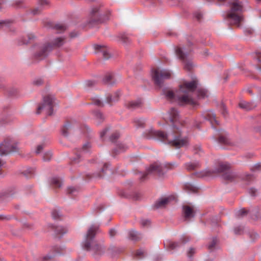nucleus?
<instances>
[{
  "label": "nucleus",
  "instance_id": "nucleus-44",
  "mask_svg": "<svg viewBox=\"0 0 261 261\" xmlns=\"http://www.w3.org/2000/svg\"><path fill=\"white\" fill-rule=\"evenodd\" d=\"M51 215H52L54 219H57V218H59V217H60L59 212L58 211H57L56 210L53 211L51 213Z\"/></svg>",
  "mask_w": 261,
  "mask_h": 261
},
{
  "label": "nucleus",
  "instance_id": "nucleus-41",
  "mask_svg": "<svg viewBox=\"0 0 261 261\" xmlns=\"http://www.w3.org/2000/svg\"><path fill=\"white\" fill-rule=\"evenodd\" d=\"M194 17L198 21H200L201 19L202 18V14L201 13L199 12H196L194 14Z\"/></svg>",
  "mask_w": 261,
  "mask_h": 261
},
{
  "label": "nucleus",
  "instance_id": "nucleus-3",
  "mask_svg": "<svg viewBox=\"0 0 261 261\" xmlns=\"http://www.w3.org/2000/svg\"><path fill=\"white\" fill-rule=\"evenodd\" d=\"M98 230L99 227L97 225H92L89 227L83 242V248L86 250L91 251L94 254H100L103 252V247L101 244H99L93 240Z\"/></svg>",
  "mask_w": 261,
  "mask_h": 261
},
{
  "label": "nucleus",
  "instance_id": "nucleus-46",
  "mask_svg": "<svg viewBox=\"0 0 261 261\" xmlns=\"http://www.w3.org/2000/svg\"><path fill=\"white\" fill-rule=\"evenodd\" d=\"M247 213V211L245 209H241L240 210L238 213V216H245Z\"/></svg>",
  "mask_w": 261,
  "mask_h": 261
},
{
  "label": "nucleus",
  "instance_id": "nucleus-18",
  "mask_svg": "<svg viewBox=\"0 0 261 261\" xmlns=\"http://www.w3.org/2000/svg\"><path fill=\"white\" fill-rule=\"evenodd\" d=\"M129 238L134 241H137L142 238L141 234L138 232L132 230L129 231Z\"/></svg>",
  "mask_w": 261,
  "mask_h": 261
},
{
  "label": "nucleus",
  "instance_id": "nucleus-57",
  "mask_svg": "<svg viewBox=\"0 0 261 261\" xmlns=\"http://www.w3.org/2000/svg\"><path fill=\"white\" fill-rule=\"evenodd\" d=\"M41 4L43 5H46L48 4V2L47 0H40Z\"/></svg>",
  "mask_w": 261,
  "mask_h": 261
},
{
  "label": "nucleus",
  "instance_id": "nucleus-63",
  "mask_svg": "<svg viewBox=\"0 0 261 261\" xmlns=\"http://www.w3.org/2000/svg\"><path fill=\"white\" fill-rule=\"evenodd\" d=\"M212 247V244H210L208 245V248L209 249H211Z\"/></svg>",
  "mask_w": 261,
  "mask_h": 261
},
{
  "label": "nucleus",
  "instance_id": "nucleus-36",
  "mask_svg": "<svg viewBox=\"0 0 261 261\" xmlns=\"http://www.w3.org/2000/svg\"><path fill=\"white\" fill-rule=\"evenodd\" d=\"M217 106L220 108V111L223 115H225L227 113L226 111L225 106L223 102H221L220 105L217 103Z\"/></svg>",
  "mask_w": 261,
  "mask_h": 261
},
{
  "label": "nucleus",
  "instance_id": "nucleus-16",
  "mask_svg": "<svg viewBox=\"0 0 261 261\" xmlns=\"http://www.w3.org/2000/svg\"><path fill=\"white\" fill-rule=\"evenodd\" d=\"M143 103L141 99H137L136 100H133L128 102L126 103V106L130 109H136L139 108L142 106Z\"/></svg>",
  "mask_w": 261,
  "mask_h": 261
},
{
  "label": "nucleus",
  "instance_id": "nucleus-27",
  "mask_svg": "<svg viewBox=\"0 0 261 261\" xmlns=\"http://www.w3.org/2000/svg\"><path fill=\"white\" fill-rule=\"evenodd\" d=\"M57 234L62 235L67 232V229L63 226H58L55 228Z\"/></svg>",
  "mask_w": 261,
  "mask_h": 261
},
{
  "label": "nucleus",
  "instance_id": "nucleus-24",
  "mask_svg": "<svg viewBox=\"0 0 261 261\" xmlns=\"http://www.w3.org/2000/svg\"><path fill=\"white\" fill-rule=\"evenodd\" d=\"M71 128V125L67 123L65 124L61 129V133L63 136L67 137L68 135V131Z\"/></svg>",
  "mask_w": 261,
  "mask_h": 261
},
{
  "label": "nucleus",
  "instance_id": "nucleus-20",
  "mask_svg": "<svg viewBox=\"0 0 261 261\" xmlns=\"http://www.w3.org/2000/svg\"><path fill=\"white\" fill-rule=\"evenodd\" d=\"M35 36L32 34H28L26 36H23L22 38V44H27L29 43H31L34 40Z\"/></svg>",
  "mask_w": 261,
  "mask_h": 261
},
{
  "label": "nucleus",
  "instance_id": "nucleus-35",
  "mask_svg": "<svg viewBox=\"0 0 261 261\" xmlns=\"http://www.w3.org/2000/svg\"><path fill=\"white\" fill-rule=\"evenodd\" d=\"M94 115L95 118L99 121L102 120L104 118L102 114L99 111L95 112L94 113Z\"/></svg>",
  "mask_w": 261,
  "mask_h": 261
},
{
  "label": "nucleus",
  "instance_id": "nucleus-34",
  "mask_svg": "<svg viewBox=\"0 0 261 261\" xmlns=\"http://www.w3.org/2000/svg\"><path fill=\"white\" fill-rule=\"evenodd\" d=\"M196 174L198 177H203L205 176L211 175V171H204L200 173H197Z\"/></svg>",
  "mask_w": 261,
  "mask_h": 261
},
{
  "label": "nucleus",
  "instance_id": "nucleus-28",
  "mask_svg": "<svg viewBox=\"0 0 261 261\" xmlns=\"http://www.w3.org/2000/svg\"><path fill=\"white\" fill-rule=\"evenodd\" d=\"M92 102L96 106L98 107H103L104 106L103 103L101 101L98 96H95L92 99Z\"/></svg>",
  "mask_w": 261,
  "mask_h": 261
},
{
  "label": "nucleus",
  "instance_id": "nucleus-10",
  "mask_svg": "<svg viewBox=\"0 0 261 261\" xmlns=\"http://www.w3.org/2000/svg\"><path fill=\"white\" fill-rule=\"evenodd\" d=\"M18 150L17 145L12 143L10 139L5 140L0 144V155H7L9 153Z\"/></svg>",
  "mask_w": 261,
  "mask_h": 261
},
{
  "label": "nucleus",
  "instance_id": "nucleus-11",
  "mask_svg": "<svg viewBox=\"0 0 261 261\" xmlns=\"http://www.w3.org/2000/svg\"><path fill=\"white\" fill-rule=\"evenodd\" d=\"M217 141L218 143L226 146H234L235 145L229 138L228 134L224 131L219 133L217 137Z\"/></svg>",
  "mask_w": 261,
  "mask_h": 261
},
{
  "label": "nucleus",
  "instance_id": "nucleus-17",
  "mask_svg": "<svg viewBox=\"0 0 261 261\" xmlns=\"http://www.w3.org/2000/svg\"><path fill=\"white\" fill-rule=\"evenodd\" d=\"M199 166L200 164L198 162H190L185 164V168L188 171L195 170Z\"/></svg>",
  "mask_w": 261,
  "mask_h": 261
},
{
  "label": "nucleus",
  "instance_id": "nucleus-22",
  "mask_svg": "<svg viewBox=\"0 0 261 261\" xmlns=\"http://www.w3.org/2000/svg\"><path fill=\"white\" fill-rule=\"evenodd\" d=\"M253 58L256 59L258 63V64L256 67L257 69L261 71V53L258 51L255 52L253 55Z\"/></svg>",
  "mask_w": 261,
  "mask_h": 261
},
{
  "label": "nucleus",
  "instance_id": "nucleus-6",
  "mask_svg": "<svg viewBox=\"0 0 261 261\" xmlns=\"http://www.w3.org/2000/svg\"><path fill=\"white\" fill-rule=\"evenodd\" d=\"M216 170L221 174L223 179L227 182L235 181L238 178V174L232 170L231 165L227 163H219Z\"/></svg>",
  "mask_w": 261,
  "mask_h": 261
},
{
  "label": "nucleus",
  "instance_id": "nucleus-31",
  "mask_svg": "<svg viewBox=\"0 0 261 261\" xmlns=\"http://www.w3.org/2000/svg\"><path fill=\"white\" fill-rule=\"evenodd\" d=\"M52 157V154L50 151L45 152L43 155V160L44 161H49Z\"/></svg>",
  "mask_w": 261,
  "mask_h": 261
},
{
  "label": "nucleus",
  "instance_id": "nucleus-56",
  "mask_svg": "<svg viewBox=\"0 0 261 261\" xmlns=\"http://www.w3.org/2000/svg\"><path fill=\"white\" fill-rule=\"evenodd\" d=\"M254 168H255L256 169H261V164L260 163H258V164H256L254 166Z\"/></svg>",
  "mask_w": 261,
  "mask_h": 261
},
{
  "label": "nucleus",
  "instance_id": "nucleus-61",
  "mask_svg": "<svg viewBox=\"0 0 261 261\" xmlns=\"http://www.w3.org/2000/svg\"><path fill=\"white\" fill-rule=\"evenodd\" d=\"M125 39H127V37H126V36H124V37H122V41H123V42H124V43H125V42H126V41H125Z\"/></svg>",
  "mask_w": 261,
  "mask_h": 261
},
{
  "label": "nucleus",
  "instance_id": "nucleus-39",
  "mask_svg": "<svg viewBox=\"0 0 261 261\" xmlns=\"http://www.w3.org/2000/svg\"><path fill=\"white\" fill-rule=\"evenodd\" d=\"M138 127H143L144 125V121L142 119H137L134 121Z\"/></svg>",
  "mask_w": 261,
  "mask_h": 261
},
{
  "label": "nucleus",
  "instance_id": "nucleus-60",
  "mask_svg": "<svg viewBox=\"0 0 261 261\" xmlns=\"http://www.w3.org/2000/svg\"><path fill=\"white\" fill-rule=\"evenodd\" d=\"M214 123L219 124L218 121L214 119V116H213V125H214Z\"/></svg>",
  "mask_w": 261,
  "mask_h": 261
},
{
  "label": "nucleus",
  "instance_id": "nucleus-25",
  "mask_svg": "<svg viewBox=\"0 0 261 261\" xmlns=\"http://www.w3.org/2000/svg\"><path fill=\"white\" fill-rule=\"evenodd\" d=\"M64 43V38L62 37H59L56 38L53 44L56 46L59 47L62 45Z\"/></svg>",
  "mask_w": 261,
  "mask_h": 261
},
{
  "label": "nucleus",
  "instance_id": "nucleus-21",
  "mask_svg": "<svg viewBox=\"0 0 261 261\" xmlns=\"http://www.w3.org/2000/svg\"><path fill=\"white\" fill-rule=\"evenodd\" d=\"M127 148V146L124 144H119L117 148L115 149L113 151V154L116 155L118 153L125 151Z\"/></svg>",
  "mask_w": 261,
  "mask_h": 261
},
{
  "label": "nucleus",
  "instance_id": "nucleus-12",
  "mask_svg": "<svg viewBox=\"0 0 261 261\" xmlns=\"http://www.w3.org/2000/svg\"><path fill=\"white\" fill-rule=\"evenodd\" d=\"M196 209L193 206L185 205L182 206V213L186 219H191L195 216Z\"/></svg>",
  "mask_w": 261,
  "mask_h": 261
},
{
  "label": "nucleus",
  "instance_id": "nucleus-45",
  "mask_svg": "<svg viewBox=\"0 0 261 261\" xmlns=\"http://www.w3.org/2000/svg\"><path fill=\"white\" fill-rule=\"evenodd\" d=\"M149 224L150 221L148 220L143 219L141 221V224L143 226H147L149 225Z\"/></svg>",
  "mask_w": 261,
  "mask_h": 261
},
{
  "label": "nucleus",
  "instance_id": "nucleus-37",
  "mask_svg": "<svg viewBox=\"0 0 261 261\" xmlns=\"http://www.w3.org/2000/svg\"><path fill=\"white\" fill-rule=\"evenodd\" d=\"M78 192V189L75 187H70L67 189V193L70 194H75Z\"/></svg>",
  "mask_w": 261,
  "mask_h": 261
},
{
  "label": "nucleus",
  "instance_id": "nucleus-64",
  "mask_svg": "<svg viewBox=\"0 0 261 261\" xmlns=\"http://www.w3.org/2000/svg\"><path fill=\"white\" fill-rule=\"evenodd\" d=\"M111 79V75H109L108 76V79L107 80V81H109Z\"/></svg>",
  "mask_w": 261,
  "mask_h": 261
},
{
  "label": "nucleus",
  "instance_id": "nucleus-7",
  "mask_svg": "<svg viewBox=\"0 0 261 261\" xmlns=\"http://www.w3.org/2000/svg\"><path fill=\"white\" fill-rule=\"evenodd\" d=\"M175 53L178 58L184 63V68L188 71L192 70L194 65L191 62L190 56L186 51V48L177 47L175 49Z\"/></svg>",
  "mask_w": 261,
  "mask_h": 261
},
{
  "label": "nucleus",
  "instance_id": "nucleus-1",
  "mask_svg": "<svg viewBox=\"0 0 261 261\" xmlns=\"http://www.w3.org/2000/svg\"><path fill=\"white\" fill-rule=\"evenodd\" d=\"M165 118L168 119L172 123L168 134L160 130H153L152 134L160 140L167 143L175 148H180L188 143L187 138H181L180 127L182 123L179 120L178 111L171 108L166 114Z\"/></svg>",
  "mask_w": 261,
  "mask_h": 261
},
{
  "label": "nucleus",
  "instance_id": "nucleus-54",
  "mask_svg": "<svg viewBox=\"0 0 261 261\" xmlns=\"http://www.w3.org/2000/svg\"><path fill=\"white\" fill-rule=\"evenodd\" d=\"M108 130V128H105L104 129L101 133H100V137L102 138L105 134L107 133V132Z\"/></svg>",
  "mask_w": 261,
  "mask_h": 261
},
{
  "label": "nucleus",
  "instance_id": "nucleus-42",
  "mask_svg": "<svg viewBox=\"0 0 261 261\" xmlns=\"http://www.w3.org/2000/svg\"><path fill=\"white\" fill-rule=\"evenodd\" d=\"M119 136V133L118 132H115L111 136L110 139L112 141H114L116 139L118 138Z\"/></svg>",
  "mask_w": 261,
  "mask_h": 261
},
{
  "label": "nucleus",
  "instance_id": "nucleus-62",
  "mask_svg": "<svg viewBox=\"0 0 261 261\" xmlns=\"http://www.w3.org/2000/svg\"><path fill=\"white\" fill-rule=\"evenodd\" d=\"M246 91L247 93L249 94H252V90L250 89H247Z\"/></svg>",
  "mask_w": 261,
  "mask_h": 261
},
{
  "label": "nucleus",
  "instance_id": "nucleus-50",
  "mask_svg": "<svg viewBox=\"0 0 261 261\" xmlns=\"http://www.w3.org/2000/svg\"><path fill=\"white\" fill-rule=\"evenodd\" d=\"M98 8L97 7H95V8L92 9V10L91 11V13L92 15H95L98 12Z\"/></svg>",
  "mask_w": 261,
  "mask_h": 261
},
{
  "label": "nucleus",
  "instance_id": "nucleus-51",
  "mask_svg": "<svg viewBox=\"0 0 261 261\" xmlns=\"http://www.w3.org/2000/svg\"><path fill=\"white\" fill-rule=\"evenodd\" d=\"M94 84H95V83L92 81H87L86 83V85L88 87H91V86L94 85Z\"/></svg>",
  "mask_w": 261,
  "mask_h": 261
},
{
  "label": "nucleus",
  "instance_id": "nucleus-38",
  "mask_svg": "<svg viewBox=\"0 0 261 261\" xmlns=\"http://www.w3.org/2000/svg\"><path fill=\"white\" fill-rule=\"evenodd\" d=\"M55 28L58 31H64L66 29V27L65 25L62 24H56L55 27Z\"/></svg>",
  "mask_w": 261,
  "mask_h": 261
},
{
  "label": "nucleus",
  "instance_id": "nucleus-15",
  "mask_svg": "<svg viewBox=\"0 0 261 261\" xmlns=\"http://www.w3.org/2000/svg\"><path fill=\"white\" fill-rule=\"evenodd\" d=\"M173 198L172 196H169L167 197L162 198L157 201L155 204L154 206L156 208H161L165 207L167 204H168Z\"/></svg>",
  "mask_w": 261,
  "mask_h": 261
},
{
  "label": "nucleus",
  "instance_id": "nucleus-53",
  "mask_svg": "<svg viewBox=\"0 0 261 261\" xmlns=\"http://www.w3.org/2000/svg\"><path fill=\"white\" fill-rule=\"evenodd\" d=\"M43 146L42 145H38L37 147L36 153H39L41 151V150L42 149Z\"/></svg>",
  "mask_w": 261,
  "mask_h": 261
},
{
  "label": "nucleus",
  "instance_id": "nucleus-32",
  "mask_svg": "<svg viewBox=\"0 0 261 261\" xmlns=\"http://www.w3.org/2000/svg\"><path fill=\"white\" fill-rule=\"evenodd\" d=\"M244 231V227L242 226H238L234 228V232L236 234H241Z\"/></svg>",
  "mask_w": 261,
  "mask_h": 261
},
{
  "label": "nucleus",
  "instance_id": "nucleus-29",
  "mask_svg": "<svg viewBox=\"0 0 261 261\" xmlns=\"http://www.w3.org/2000/svg\"><path fill=\"white\" fill-rule=\"evenodd\" d=\"M119 97V94L118 93H116L115 94V96L114 97H112V95H108L107 98V102L108 103H110L113 101L117 100Z\"/></svg>",
  "mask_w": 261,
  "mask_h": 261
},
{
  "label": "nucleus",
  "instance_id": "nucleus-5",
  "mask_svg": "<svg viewBox=\"0 0 261 261\" xmlns=\"http://www.w3.org/2000/svg\"><path fill=\"white\" fill-rule=\"evenodd\" d=\"M178 164L176 162L165 163L163 166L158 163H154L146 169L143 173L141 179H145L148 175L153 174L160 177H163L164 174L169 170H172L177 167Z\"/></svg>",
  "mask_w": 261,
  "mask_h": 261
},
{
  "label": "nucleus",
  "instance_id": "nucleus-47",
  "mask_svg": "<svg viewBox=\"0 0 261 261\" xmlns=\"http://www.w3.org/2000/svg\"><path fill=\"white\" fill-rule=\"evenodd\" d=\"M195 253V249L194 248H190L188 252V256L191 257L193 254Z\"/></svg>",
  "mask_w": 261,
  "mask_h": 261
},
{
  "label": "nucleus",
  "instance_id": "nucleus-13",
  "mask_svg": "<svg viewBox=\"0 0 261 261\" xmlns=\"http://www.w3.org/2000/svg\"><path fill=\"white\" fill-rule=\"evenodd\" d=\"M51 50V46L50 45H45L40 49V53L35 54L36 59L41 60L45 58L47 53Z\"/></svg>",
  "mask_w": 261,
  "mask_h": 261
},
{
  "label": "nucleus",
  "instance_id": "nucleus-4",
  "mask_svg": "<svg viewBox=\"0 0 261 261\" xmlns=\"http://www.w3.org/2000/svg\"><path fill=\"white\" fill-rule=\"evenodd\" d=\"M230 7V10L227 13V18L231 25L240 27L243 18L242 13L243 7L238 0H227Z\"/></svg>",
  "mask_w": 261,
  "mask_h": 261
},
{
  "label": "nucleus",
  "instance_id": "nucleus-52",
  "mask_svg": "<svg viewBox=\"0 0 261 261\" xmlns=\"http://www.w3.org/2000/svg\"><path fill=\"white\" fill-rule=\"evenodd\" d=\"M34 84L36 85H40L42 83V80L41 79H38L34 82Z\"/></svg>",
  "mask_w": 261,
  "mask_h": 261
},
{
  "label": "nucleus",
  "instance_id": "nucleus-49",
  "mask_svg": "<svg viewBox=\"0 0 261 261\" xmlns=\"http://www.w3.org/2000/svg\"><path fill=\"white\" fill-rule=\"evenodd\" d=\"M116 234V231L115 229H111L109 230V235L111 237H113Z\"/></svg>",
  "mask_w": 261,
  "mask_h": 261
},
{
  "label": "nucleus",
  "instance_id": "nucleus-43",
  "mask_svg": "<svg viewBox=\"0 0 261 261\" xmlns=\"http://www.w3.org/2000/svg\"><path fill=\"white\" fill-rule=\"evenodd\" d=\"M254 178V177L251 174H246L244 177V179L248 181H251L253 180Z\"/></svg>",
  "mask_w": 261,
  "mask_h": 261
},
{
  "label": "nucleus",
  "instance_id": "nucleus-55",
  "mask_svg": "<svg viewBox=\"0 0 261 261\" xmlns=\"http://www.w3.org/2000/svg\"><path fill=\"white\" fill-rule=\"evenodd\" d=\"M258 235L256 233H253L250 234V237L251 238L253 237L252 240L256 239L257 238H258Z\"/></svg>",
  "mask_w": 261,
  "mask_h": 261
},
{
  "label": "nucleus",
  "instance_id": "nucleus-48",
  "mask_svg": "<svg viewBox=\"0 0 261 261\" xmlns=\"http://www.w3.org/2000/svg\"><path fill=\"white\" fill-rule=\"evenodd\" d=\"M249 194L252 196H254L256 195L257 190L254 188H250L249 190Z\"/></svg>",
  "mask_w": 261,
  "mask_h": 261
},
{
  "label": "nucleus",
  "instance_id": "nucleus-33",
  "mask_svg": "<svg viewBox=\"0 0 261 261\" xmlns=\"http://www.w3.org/2000/svg\"><path fill=\"white\" fill-rule=\"evenodd\" d=\"M91 147V146L89 143H85L82 147V152L83 153L88 152L90 150Z\"/></svg>",
  "mask_w": 261,
  "mask_h": 261
},
{
  "label": "nucleus",
  "instance_id": "nucleus-8",
  "mask_svg": "<svg viewBox=\"0 0 261 261\" xmlns=\"http://www.w3.org/2000/svg\"><path fill=\"white\" fill-rule=\"evenodd\" d=\"M54 97L48 95L43 98V101L41 105L39 106L36 113L39 114L42 111L44 112L47 115H51L53 113Z\"/></svg>",
  "mask_w": 261,
  "mask_h": 261
},
{
  "label": "nucleus",
  "instance_id": "nucleus-9",
  "mask_svg": "<svg viewBox=\"0 0 261 261\" xmlns=\"http://www.w3.org/2000/svg\"><path fill=\"white\" fill-rule=\"evenodd\" d=\"M171 72L167 70H160L155 69L152 71V77L155 84L161 86L163 81L170 78Z\"/></svg>",
  "mask_w": 261,
  "mask_h": 261
},
{
  "label": "nucleus",
  "instance_id": "nucleus-19",
  "mask_svg": "<svg viewBox=\"0 0 261 261\" xmlns=\"http://www.w3.org/2000/svg\"><path fill=\"white\" fill-rule=\"evenodd\" d=\"M239 106L246 110H250L255 107L251 103L245 101H241L239 103Z\"/></svg>",
  "mask_w": 261,
  "mask_h": 261
},
{
  "label": "nucleus",
  "instance_id": "nucleus-26",
  "mask_svg": "<svg viewBox=\"0 0 261 261\" xmlns=\"http://www.w3.org/2000/svg\"><path fill=\"white\" fill-rule=\"evenodd\" d=\"M197 96L199 98H203L207 96V91L203 89H198Z\"/></svg>",
  "mask_w": 261,
  "mask_h": 261
},
{
  "label": "nucleus",
  "instance_id": "nucleus-23",
  "mask_svg": "<svg viewBox=\"0 0 261 261\" xmlns=\"http://www.w3.org/2000/svg\"><path fill=\"white\" fill-rule=\"evenodd\" d=\"M185 188L186 191L190 193H195L198 190L197 187L189 183H187L185 185Z\"/></svg>",
  "mask_w": 261,
  "mask_h": 261
},
{
  "label": "nucleus",
  "instance_id": "nucleus-40",
  "mask_svg": "<svg viewBox=\"0 0 261 261\" xmlns=\"http://www.w3.org/2000/svg\"><path fill=\"white\" fill-rule=\"evenodd\" d=\"M168 245L171 249H174L178 246V244L176 242H170Z\"/></svg>",
  "mask_w": 261,
  "mask_h": 261
},
{
  "label": "nucleus",
  "instance_id": "nucleus-2",
  "mask_svg": "<svg viewBox=\"0 0 261 261\" xmlns=\"http://www.w3.org/2000/svg\"><path fill=\"white\" fill-rule=\"evenodd\" d=\"M198 85L196 79L190 82L185 81L180 85L176 94L170 90H165L164 93L166 98L172 102L176 101L180 105H195L196 102L193 98L192 94Z\"/></svg>",
  "mask_w": 261,
  "mask_h": 261
},
{
  "label": "nucleus",
  "instance_id": "nucleus-59",
  "mask_svg": "<svg viewBox=\"0 0 261 261\" xmlns=\"http://www.w3.org/2000/svg\"><path fill=\"white\" fill-rule=\"evenodd\" d=\"M77 35V33H71L70 34V37H71V38L74 37L76 36Z\"/></svg>",
  "mask_w": 261,
  "mask_h": 261
},
{
  "label": "nucleus",
  "instance_id": "nucleus-58",
  "mask_svg": "<svg viewBox=\"0 0 261 261\" xmlns=\"http://www.w3.org/2000/svg\"><path fill=\"white\" fill-rule=\"evenodd\" d=\"M143 254V252L141 250H138L137 252V256H140L141 255Z\"/></svg>",
  "mask_w": 261,
  "mask_h": 261
},
{
  "label": "nucleus",
  "instance_id": "nucleus-14",
  "mask_svg": "<svg viewBox=\"0 0 261 261\" xmlns=\"http://www.w3.org/2000/svg\"><path fill=\"white\" fill-rule=\"evenodd\" d=\"M94 48L97 53H101L104 59H109L110 57L109 50L106 46L96 44L94 45Z\"/></svg>",
  "mask_w": 261,
  "mask_h": 261
},
{
  "label": "nucleus",
  "instance_id": "nucleus-30",
  "mask_svg": "<svg viewBox=\"0 0 261 261\" xmlns=\"http://www.w3.org/2000/svg\"><path fill=\"white\" fill-rule=\"evenodd\" d=\"M51 183L56 187H60L61 186V180L58 177L53 178L51 179Z\"/></svg>",
  "mask_w": 261,
  "mask_h": 261
}]
</instances>
